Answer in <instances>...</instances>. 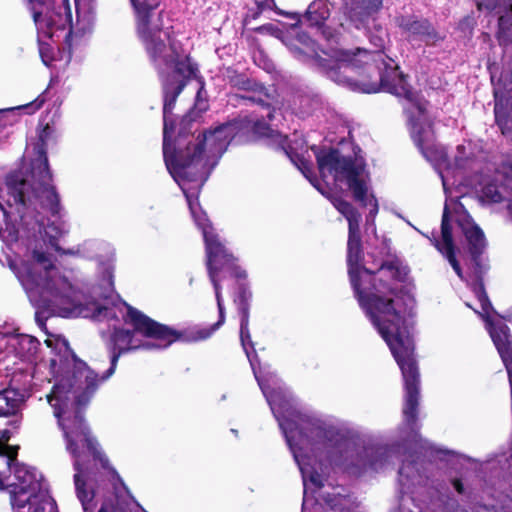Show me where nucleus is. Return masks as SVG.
Listing matches in <instances>:
<instances>
[{
	"label": "nucleus",
	"mask_w": 512,
	"mask_h": 512,
	"mask_svg": "<svg viewBox=\"0 0 512 512\" xmlns=\"http://www.w3.org/2000/svg\"><path fill=\"white\" fill-rule=\"evenodd\" d=\"M74 306L83 313H71L70 317L81 316L96 321H107L113 327L110 337V367L102 375V380H106L114 373L119 357L128 351V330L117 327L121 320L128 322V304L124 302L122 305L107 306L97 301L82 304L74 298Z\"/></svg>",
	"instance_id": "obj_9"
},
{
	"label": "nucleus",
	"mask_w": 512,
	"mask_h": 512,
	"mask_svg": "<svg viewBox=\"0 0 512 512\" xmlns=\"http://www.w3.org/2000/svg\"><path fill=\"white\" fill-rule=\"evenodd\" d=\"M478 10L493 11L499 6V0H476Z\"/></svg>",
	"instance_id": "obj_46"
},
{
	"label": "nucleus",
	"mask_w": 512,
	"mask_h": 512,
	"mask_svg": "<svg viewBox=\"0 0 512 512\" xmlns=\"http://www.w3.org/2000/svg\"><path fill=\"white\" fill-rule=\"evenodd\" d=\"M39 315H40V312H39V311H37V312H36V315H35L37 320L39 319Z\"/></svg>",
	"instance_id": "obj_57"
},
{
	"label": "nucleus",
	"mask_w": 512,
	"mask_h": 512,
	"mask_svg": "<svg viewBox=\"0 0 512 512\" xmlns=\"http://www.w3.org/2000/svg\"><path fill=\"white\" fill-rule=\"evenodd\" d=\"M26 3L38 32L44 37L53 38L58 32L67 30L64 41L71 49L73 24L69 0L61 3L55 0H26Z\"/></svg>",
	"instance_id": "obj_11"
},
{
	"label": "nucleus",
	"mask_w": 512,
	"mask_h": 512,
	"mask_svg": "<svg viewBox=\"0 0 512 512\" xmlns=\"http://www.w3.org/2000/svg\"><path fill=\"white\" fill-rule=\"evenodd\" d=\"M315 156L321 174L327 170L336 179L345 180L355 201L363 206L367 205L368 186L361 178L364 164H356L351 156H343L339 149L333 147L320 149Z\"/></svg>",
	"instance_id": "obj_10"
},
{
	"label": "nucleus",
	"mask_w": 512,
	"mask_h": 512,
	"mask_svg": "<svg viewBox=\"0 0 512 512\" xmlns=\"http://www.w3.org/2000/svg\"><path fill=\"white\" fill-rule=\"evenodd\" d=\"M22 395L16 389L0 390V416H13L19 410Z\"/></svg>",
	"instance_id": "obj_25"
},
{
	"label": "nucleus",
	"mask_w": 512,
	"mask_h": 512,
	"mask_svg": "<svg viewBox=\"0 0 512 512\" xmlns=\"http://www.w3.org/2000/svg\"><path fill=\"white\" fill-rule=\"evenodd\" d=\"M136 19V26L141 28L151 22L155 10L160 5V0H130Z\"/></svg>",
	"instance_id": "obj_24"
},
{
	"label": "nucleus",
	"mask_w": 512,
	"mask_h": 512,
	"mask_svg": "<svg viewBox=\"0 0 512 512\" xmlns=\"http://www.w3.org/2000/svg\"><path fill=\"white\" fill-rule=\"evenodd\" d=\"M18 279L28 299L38 309L70 317L71 313H82L74 306V294L66 278L58 272L49 271V266L22 264Z\"/></svg>",
	"instance_id": "obj_8"
},
{
	"label": "nucleus",
	"mask_w": 512,
	"mask_h": 512,
	"mask_svg": "<svg viewBox=\"0 0 512 512\" xmlns=\"http://www.w3.org/2000/svg\"><path fill=\"white\" fill-rule=\"evenodd\" d=\"M85 370V388L75 397V411L72 417L62 419L63 410L54 400H59L58 386L54 385L52 392L47 395L48 403L54 407V415L67 441V450L74 457L73 467L76 496L82 502L85 512H92L91 500L94 489L88 486V458L98 461L105 470L110 490L98 512H128V487L118 472L109 464L108 458L98 449L97 441L91 436L85 422L84 410L96 392L102 377L80 362Z\"/></svg>",
	"instance_id": "obj_2"
},
{
	"label": "nucleus",
	"mask_w": 512,
	"mask_h": 512,
	"mask_svg": "<svg viewBox=\"0 0 512 512\" xmlns=\"http://www.w3.org/2000/svg\"><path fill=\"white\" fill-rule=\"evenodd\" d=\"M277 149L283 151V153L290 159V161L296 165L300 162L304 156L299 154L295 148L292 147L288 136H280V141L278 143Z\"/></svg>",
	"instance_id": "obj_32"
},
{
	"label": "nucleus",
	"mask_w": 512,
	"mask_h": 512,
	"mask_svg": "<svg viewBox=\"0 0 512 512\" xmlns=\"http://www.w3.org/2000/svg\"><path fill=\"white\" fill-rule=\"evenodd\" d=\"M205 243L206 266L209 279L215 290V297H222L220 274H227L236 280V287L233 292V303L240 321V341L248 354L247 347L254 349L252 343L249 318L253 293L247 282V272L242 269L237 258L220 241L217 234L207 231V225L200 224Z\"/></svg>",
	"instance_id": "obj_6"
},
{
	"label": "nucleus",
	"mask_w": 512,
	"mask_h": 512,
	"mask_svg": "<svg viewBox=\"0 0 512 512\" xmlns=\"http://www.w3.org/2000/svg\"><path fill=\"white\" fill-rule=\"evenodd\" d=\"M264 10L262 9V6H258L257 5V10L252 14V18L253 19H257L263 12Z\"/></svg>",
	"instance_id": "obj_52"
},
{
	"label": "nucleus",
	"mask_w": 512,
	"mask_h": 512,
	"mask_svg": "<svg viewBox=\"0 0 512 512\" xmlns=\"http://www.w3.org/2000/svg\"><path fill=\"white\" fill-rule=\"evenodd\" d=\"M218 321L210 326L194 325L178 330L158 322L130 305V351L142 347L146 350L167 349L176 342L192 344L209 339L225 322L223 298H216Z\"/></svg>",
	"instance_id": "obj_7"
},
{
	"label": "nucleus",
	"mask_w": 512,
	"mask_h": 512,
	"mask_svg": "<svg viewBox=\"0 0 512 512\" xmlns=\"http://www.w3.org/2000/svg\"><path fill=\"white\" fill-rule=\"evenodd\" d=\"M286 438H287L288 443L291 445V437L288 435L287 432H286Z\"/></svg>",
	"instance_id": "obj_55"
},
{
	"label": "nucleus",
	"mask_w": 512,
	"mask_h": 512,
	"mask_svg": "<svg viewBox=\"0 0 512 512\" xmlns=\"http://www.w3.org/2000/svg\"><path fill=\"white\" fill-rule=\"evenodd\" d=\"M310 481L318 488H322L324 486L321 477L319 474L311 475Z\"/></svg>",
	"instance_id": "obj_50"
},
{
	"label": "nucleus",
	"mask_w": 512,
	"mask_h": 512,
	"mask_svg": "<svg viewBox=\"0 0 512 512\" xmlns=\"http://www.w3.org/2000/svg\"><path fill=\"white\" fill-rule=\"evenodd\" d=\"M229 84L239 90L257 93L264 95L266 98L272 97V92L264 84L258 82L253 78L247 77L243 73L233 72L232 75L228 76Z\"/></svg>",
	"instance_id": "obj_22"
},
{
	"label": "nucleus",
	"mask_w": 512,
	"mask_h": 512,
	"mask_svg": "<svg viewBox=\"0 0 512 512\" xmlns=\"http://www.w3.org/2000/svg\"><path fill=\"white\" fill-rule=\"evenodd\" d=\"M186 198L188 200L189 208H190V210H191V212H192V214L194 216V219H195V222H196L197 226L201 229L199 223L200 224H205V225H207V231L213 232L212 226L209 223V220L205 216L202 217V216H196L195 215V212H194V209H193V205H192V201L190 199V196L186 194Z\"/></svg>",
	"instance_id": "obj_45"
},
{
	"label": "nucleus",
	"mask_w": 512,
	"mask_h": 512,
	"mask_svg": "<svg viewBox=\"0 0 512 512\" xmlns=\"http://www.w3.org/2000/svg\"><path fill=\"white\" fill-rule=\"evenodd\" d=\"M51 134V128L50 126L47 124L43 130L41 131L40 135H39V140L41 142V144L38 145L37 147V159L35 161L32 162V164H38L39 161H40V150L41 149H44V151L47 153L46 151V139L50 136Z\"/></svg>",
	"instance_id": "obj_39"
},
{
	"label": "nucleus",
	"mask_w": 512,
	"mask_h": 512,
	"mask_svg": "<svg viewBox=\"0 0 512 512\" xmlns=\"http://www.w3.org/2000/svg\"><path fill=\"white\" fill-rule=\"evenodd\" d=\"M93 498H95V496H94ZM81 505H82L83 511L85 512V510H84V507H83V504H82V503H81ZM91 507H92V512H94V508H95V502H94V499H92V500H91Z\"/></svg>",
	"instance_id": "obj_53"
},
{
	"label": "nucleus",
	"mask_w": 512,
	"mask_h": 512,
	"mask_svg": "<svg viewBox=\"0 0 512 512\" xmlns=\"http://www.w3.org/2000/svg\"><path fill=\"white\" fill-rule=\"evenodd\" d=\"M32 190L41 206L47 209L52 216L60 213V197L54 185H52L53 175L50 170L48 157L44 149L40 150V161L38 164H32Z\"/></svg>",
	"instance_id": "obj_12"
},
{
	"label": "nucleus",
	"mask_w": 512,
	"mask_h": 512,
	"mask_svg": "<svg viewBox=\"0 0 512 512\" xmlns=\"http://www.w3.org/2000/svg\"><path fill=\"white\" fill-rule=\"evenodd\" d=\"M341 4L345 17L360 29L380 12L383 0H341Z\"/></svg>",
	"instance_id": "obj_16"
},
{
	"label": "nucleus",
	"mask_w": 512,
	"mask_h": 512,
	"mask_svg": "<svg viewBox=\"0 0 512 512\" xmlns=\"http://www.w3.org/2000/svg\"><path fill=\"white\" fill-rule=\"evenodd\" d=\"M45 102L46 98L43 94H41L30 103L22 105L19 108L29 110L28 113L32 114L41 109Z\"/></svg>",
	"instance_id": "obj_40"
},
{
	"label": "nucleus",
	"mask_w": 512,
	"mask_h": 512,
	"mask_svg": "<svg viewBox=\"0 0 512 512\" xmlns=\"http://www.w3.org/2000/svg\"><path fill=\"white\" fill-rule=\"evenodd\" d=\"M477 297L481 304L482 310L485 311L486 313H488L489 309L492 308V304L489 300V297H488V295L485 291L484 285L482 283L480 284V289H479Z\"/></svg>",
	"instance_id": "obj_44"
},
{
	"label": "nucleus",
	"mask_w": 512,
	"mask_h": 512,
	"mask_svg": "<svg viewBox=\"0 0 512 512\" xmlns=\"http://www.w3.org/2000/svg\"><path fill=\"white\" fill-rule=\"evenodd\" d=\"M495 123L504 136H512V117H510L502 101H496L494 105Z\"/></svg>",
	"instance_id": "obj_30"
},
{
	"label": "nucleus",
	"mask_w": 512,
	"mask_h": 512,
	"mask_svg": "<svg viewBox=\"0 0 512 512\" xmlns=\"http://www.w3.org/2000/svg\"><path fill=\"white\" fill-rule=\"evenodd\" d=\"M468 247L471 261L474 265L475 272L482 273L481 256L487 246L485 234L483 230L471 218H465L457 221Z\"/></svg>",
	"instance_id": "obj_15"
},
{
	"label": "nucleus",
	"mask_w": 512,
	"mask_h": 512,
	"mask_svg": "<svg viewBox=\"0 0 512 512\" xmlns=\"http://www.w3.org/2000/svg\"><path fill=\"white\" fill-rule=\"evenodd\" d=\"M387 37V33L385 30H383L381 27H379L378 29H376V33H371L369 35V40H370V43L375 47V51H368V50H361L360 48H358L354 53L357 54V57H361L360 59L362 61H365V54L368 53V54H376V53H379L382 55V58L386 61V62H390V57L386 56L383 52V49L385 47V39Z\"/></svg>",
	"instance_id": "obj_28"
},
{
	"label": "nucleus",
	"mask_w": 512,
	"mask_h": 512,
	"mask_svg": "<svg viewBox=\"0 0 512 512\" xmlns=\"http://www.w3.org/2000/svg\"><path fill=\"white\" fill-rule=\"evenodd\" d=\"M483 197L491 203H501L503 196L494 184H487L482 189Z\"/></svg>",
	"instance_id": "obj_35"
},
{
	"label": "nucleus",
	"mask_w": 512,
	"mask_h": 512,
	"mask_svg": "<svg viewBox=\"0 0 512 512\" xmlns=\"http://www.w3.org/2000/svg\"><path fill=\"white\" fill-rule=\"evenodd\" d=\"M198 65L189 55L173 61L162 81L163 92V157L169 171L187 181H197L206 174V152L221 157L231 142L242 141L237 118L199 133L192 132L190 117H183L175 125L173 110L178 96L196 76Z\"/></svg>",
	"instance_id": "obj_1"
},
{
	"label": "nucleus",
	"mask_w": 512,
	"mask_h": 512,
	"mask_svg": "<svg viewBox=\"0 0 512 512\" xmlns=\"http://www.w3.org/2000/svg\"><path fill=\"white\" fill-rule=\"evenodd\" d=\"M450 212L447 206L444 207L441 220L442 241L437 238L432 239L434 247L448 260L455 273L462 278V268L456 258V248L453 240L452 225L450 223Z\"/></svg>",
	"instance_id": "obj_17"
},
{
	"label": "nucleus",
	"mask_w": 512,
	"mask_h": 512,
	"mask_svg": "<svg viewBox=\"0 0 512 512\" xmlns=\"http://www.w3.org/2000/svg\"><path fill=\"white\" fill-rule=\"evenodd\" d=\"M367 317L387 343L401 369L405 388L403 415L406 424L414 429L418 420L420 374L404 304L399 301Z\"/></svg>",
	"instance_id": "obj_4"
},
{
	"label": "nucleus",
	"mask_w": 512,
	"mask_h": 512,
	"mask_svg": "<svg viewBox=\"0 0 512 512\" xmlns=\"http://www.w3.org/2000/svg\"><path fill=\"white\" fill-rule=\"evenodd\" d=\"M34 262H26L25 264H39L44 267L49 266V271L57 272L55 265L51 262L49 256L45 252L33 251Z\"/></svg>",
	"instance_id": "obj_36"
},
{
	"label": "nucleus",
	"mask_w": 512,
	"mask_h": 512,
	"mask_svg": "<svg viewBox=\"0 0 512 512\" xmlns=\"http://www.w3.org/2000/svg\"><path fill=\"white\" fill-rule=\"evenodd\" d=\"M272 29L271 24H265L259 27L254 28L253 30L257 33H262L263 31H270Z\"/></svg>",
	"instance_id": "obj_51"
},
{
	"label": "nucleus",
	"mask_w": 512,
	"mask_h": 512,
	"mask_svg": "<svg viewBox=\"0 0 512 512\" xmlns=\"http://www.w3.org/2000/svg\"><path fill=\"white\" fill-rule=\"evenodd\" d=\"M323 512H357L358 505L347 495L328 494Z\"/></svg>",
	"instance_id": "obj_26"
},
{
	"label": "nucleus",
	"mask_w": 512,
	"mask_h": 512,
	"mask_svg": "<svg viewBox=\"0 0 512 512\" xmlns=\"http://www.w3.org/2000/svg\"><path fill=\"white\" fill-rule=\"evenodd\" d=\"M511 15H501L498 19V39L500 38L501 32H505L512 27V4L510 5Z\"/></svg>",
	"instance_id": "obj_41"
},
{
	"label": "nucleus",
	"mask_w": 512,
	"mask_h": 512,
	"mask_svg": "<svg viewBox=\"0 0 512 512\" xmlns=\"http://www.w3.org/2000/svg\"><path fill=\"white\" fill-rule=\"evenodd\" d=\"M364 257L360 225L348 228L347 267L351 287L359 306L366 316L395 304L401 299L397 297L396 289L377 278L383 270L389 271L391 279L403 281L400 262L398 259L383 261L376 269L361 266Z\"/></svg>",
	"instance_id": "obj_5"
},
{
	"label": "nucleus",
	"mask_w": 512,
	"mask_h": 512,
	"mask_svg": "<svg viewBox=\"0 0 512 512\" xmlns=\"http://www.w3.org/2000/svg\"><path fill=\"white\" fill-rule=\"evenodd\" d=\"M28 183L25 179L12 182V179L8 181L9 194L13 198L14 203L18 206L17 212L23 217L24 210L27 206L29 198L26 196V188Z\"/></svg>",
	"instance_id": "obj_27"
},
{
	"label": "nucleus",
	"mask_w": 512,
	"mask_h": 512,
	"mask_svg": "<svg viewBox=\"0 0 512 512\" xmlns=\"http://www.w3.org/2000/svg\"><path fill=\"white\" fill-rule=\"evenodd\" d=\"M142 28L136 26L137 33L143 41L146 50L154 60L159 59L166 49V44L160 37L161 29L157 26H152L151 22L146 23Z\"/></svg>",
	"instance_id": "obj_19"
},
{
	"label": "nucleus",
	"mask_w": 512,
	"mask_h": 512,
	"mask_svg": "<svg viewBox=\"0 0 512 512\" xmlns=\"http://www.w3.org/2000/svg\"><path fill=\"white\" fill-rule=\"evenodd\" d=\"M242 141L249 142L256 138H270L274 134L271 125L263 119L253 120L249 117L237 118Z\"/></svg>",
	"instance_id": "obj_18"
},
{
	"label": "nucleus",
	"mask_w": 512,
	"mask_h": 512,
	"mask_svg": "<svg viewBox=\"0 0 512 512\" xmlns=\"http://www.w3.org/2000/svg\"><path fill=\"white\" fill-rule=\"evenodd\" d=\"M31 493L27 495L29 492H18L17 489L13 488L11 491V504L13 508L20 512V510H25L33 500H36L35 492L30 491Z\"/></svg>",
	"instance_id": "obj_31"
},
{
	"label": "nucleus",
	"mask_w": 512,
	"mask_h": 512,
	"mask_svg": "<svg viewBox=\"0 0 512 512\" xmlns=\"http://www.w3.org/2000/svg\"><path fill=\"white\" fill-rule=\"evenodd\" d=\"M333 205L348 221V228L360 225L361 214L350 202L339 197L334 199Z\"/></svg>",
	"instance_id": "obj_29"
},
{
	"label": "nucleus",
	"mask_w": 512,
	"mask_h": 512,
	"mask_svg": "<svg viewBox=\"0 0 512 512\" xmlns=\"http://www.w3.org/2000/svg\"><path fill=\"white\" fill-rule=\"evenodd\" d=\"M493 342L502 357L505 353L510 351V343L507 340V335L502 338L500 335H492Z\"/></svg>",
	"instance_id": "obj_37"
},
{
	"label": "nucleus",
	"mask_w": 512,
	"mask_h": 512,
	"mask_svg": "<svg viewBox=\"0 0 512 512\" xmlns=\"http://www.w3.org/2000/svg\"><path fill=\"white\" fill-rule=\"evenodd\" d=\"M341 55V58L318 56L315 62L324 75L339 85L364 93L384 90L411 103L419 116L427 113L429 102L414 91L393 59L386 62L379 53H366L365 61L353 52H342Z\"/></svg>",
	"instance_id": "obj_3"
},
{
	"label": "nucleus",
	"mask_w": 512,
	"mask_h": 512,
	"mask_svg": "<svg viewBox=\"0 0 512 512\" xmlns=\"http://www.w3.org/2000/svg\"><path fill=\"white\" fill-rule=\"evenodd\" d=\"M257 5L260 7L262 6V9H270L276 12V9H278L275 0H263L260 2H257Z\"/></svg>",
	"instance_id": "obj_47"
},
{
	"label": "nucleus",
	"mask_w": 512,
	"mask_h": 512,
	"mask_svg": "<svg viewBox=\"0 0 512 512\" xmlns=\"http://www.w3.org/2000/svg\"><path fill=\"white\" fill-rule=\"evenodd\" d=\"M290 432H297L300 436H303L311 440H329L332 441L333 430L326 428L317 421H313L309 418H300V423H289Z\"/></svg>",
	"instance_id": "obj_20"
},
{
	"label": "nucleus",
	"mask_w": 512,
	"mask_h": 512,
	"mask_svg": "<svg viewBox=\"0 0 512 512\" xmlns=\"http://www.w3.org/2000/svg\"><path fill=\"white\" fill-rule=\"evenodd\" d=\"M395 24L409 39L423 41L427 46L435 45L444 39L427 18L398 15L395 17Z\"/></svg>",
	"instance_id": "obj_14"
},
{
	"label": "nucleus",
	"mask_w": 512,
	"mask_h": 512,
	"mask_svg": "<svg viewBox=\"0 0 512 512\" xmlns=\"http://www.w3.org/2000/svg\"><path fill=\"white\" fill-rule=\"evenodd\" d=\"M331 11L327 1L315 0L312 1L307 7L303 14L304 21L309 27L316 28L322 32V34L328 38L325 33L327 28L326 22L330 18Z\"/></svg>",
	"instance_id": "obj_21"
},
{
	"label": "nucleus",
	"mask_w": 512,
	"mask_h": 512,
	"mask_svg": "<svg viewBox=\"0 0 512 512\" xmlns=\"http://www.w3.org/2000/svg\"><path fill=\"white\" fill-rule=\"evenodd\" d=\"M409 133L414 145L427 161L437 165L448 164L447 151L437 142L433 122L423 124L418 118L411 116L409 118Z\"/></svg>",
	"instance_id": "obj_13"
},
{
	"label": "nucleus",
	"mask_w": 512,
	"mask_h": 512,
	"mask_svg": "<svg viewBox=\"0 0 512 512\" xmlns=\"http://www.w3.org/2000/svg\"><path fill=\"white\" fill-rule=\"evenodd\" d=\"M18 446H10L8 444L2 445L0 447V456L7 457L9 463L15 461L18 455Z\"/></svg>",
	"instance_id": "obj_43"
},
{
	"label": "nucleus",
	"mask_w": 512,
	"mask_h": 512,
	"mask_svg": "<svg viewBox=\"0 0 512 512\" xmlns=\"http://www.w3.org/2000/svg\"><path fill=\"white\" fill-rule=\"evenodd\" d=\"M254 94L255 95H253V96L242 95V96H240V98L243 100H247L252 103H255L263 108L268 109L267 118L269 121H272L274 119L275 109L271 106V103L269 102V100H272L273 96L271 98H266L264 95L257 94V93H254Z\"/></svg>",
	"instance_id": "obj_33"
},
{
	"label": "nucleus",
	"mask_w": 512,
	"mask_h": 512,
	"mask_svg": "<svg viewBox=\"0 0 512 512\" xmlns=\"http://www.w3.org/2000/svg\"><path fill=\"white\" fill-rule=\"evenodd\" d=\"M276 13L278 15H282V16H285L287 18L294 20V23L291 24V28H293V29L298 28L302 23L303 15L298 12H289V11H284V10L278 8V9H276Z\"/></svg>",
	"instance_id": "obj_42"
},
{
	"label": "nucleus",
	"mask_w": 512,
	"mask_h": 512,
	"mask_svg": "<svg viewBox=\"0 0 512 512\" xmlns=\"http://www.w3.org/2000/svg\"><path fill=\"white\" fill-rule=\"evenodd\" d=\"M452 485L454 487V489L459 493V494H463L464 493V485L461 481V479L459 478H454L452 480Z\"/></svg>",
	"instance_id": "obj_49"
},
{
	"label": "nucleus",
	"mask_w": 512,
	"mask_h": 512,
	"mask_svg": "<svg viewBox=\"0 0 512 512\" xmlns=\"http://www.w3.org/2000/svg\"><path fill=\"white\" fill-rule=\"evenodd\" d=\"M5 488H6V485H5L4 481H3V479L0 478V490H3Z\"/></svg>",
	"instance_id": "obj_54"
},
{
	"label": "nucleus",
	"mask_w": 512,
	"mask_h": 512,
	"mask_svg": "<svg viewBox=\"0 0 512 512\" xmlns=\"http://www.w3.org/2000/svg\"><path fill=\"white\" fill-rule=\"evenodd\" d=\"M11 438V431L8 429H5L0 432V447L2 445L8 444L9 440Z\"/></svg>",
	"instance_id": "obj_48"
},
{
	"label": "nucleus",
	"mask_w": 512,
	"mask_h": 512,
	"mask_svg": "<svg viewBox=\"0 0 512 512\" xmlns=\"http://www.w3.org/2000/svg\"><path fill=\"white\" fill-rule=\"evenodd\" d=\"M199 70L196 73V76L192 79H198L200 82V88L197 91L196 94V102L195 106L199 108L200 111H206L208 109L207 101H202V92L204 90V80L201 76H198Z\"/></svg>",
	"instance_id": "obj_38"
},
{
	"label": "nucleus",
	"mask_w": 512,
	"mask_h": 512,
	"mask_svg": "<svg viewBox=\"0 0 512 512\" xmlns=\"http://www.w3.org/2000/svg\"><path fill=\"white\" fill-rule=\"evenodd\" d=\"M14 477L17 482L11 486L17 489L18 492H35L39 488L36 472L26 465H17L14 469Z\"/></svg>",
	"instance_id": "obj_23"
},
{
	"label": "nucleus",
	"mask_w": 512,
	"mask_h": 512,
	"mask_svg": "<svg viewBox=\"0 0 512 512\" xmlns=\"http://www.w3.org/2000/svg\"><path fill=\"white\" fill-rule=\"evenodd\" d=\"M76 16H77V21H79V12L78 11L76 13Z\"/></svg>",
	"instance_id": "obj_58"
},
{
	"label": "nucleus",
	"mask_w": 512,
	"mask_h": 512,
	"mask_svg": "<svg viewBox=\"0 0 512 512\" xmlns=\"http://www.w3.org/2000/svg\"><path fill=\"white\" fill-rule=\"evenodd\" d=\"M300 171L301 173L304 175V177L306 179L309 180V182L315 187L317 188L318 190H320V188L318 187V184H319V181L316 177V175L314 174L313 172V165L311 163V161L307 160L305 157L300 161L298 162L296 165H295Z\"/></svg>",
	"instance_id": "obj_34"
},
{
	"label": "nucleus",
	"mask_w": 512,
	"mask_h": 512,
	"mask_svg": "<svg viewBox=\"0 0 512 512\" xmlns=\"http://www.w3.org/2000/svg\"><path fill=\"white\" fill-rule=\"evenodd\" d=\"M129 499H130V501L133 500L136 503V505L138 506V503L135 501V499L133 498V496L131 494L129 496Z\"/></svg>",
	"instance_id": "obj_56"
}]
</instances>
